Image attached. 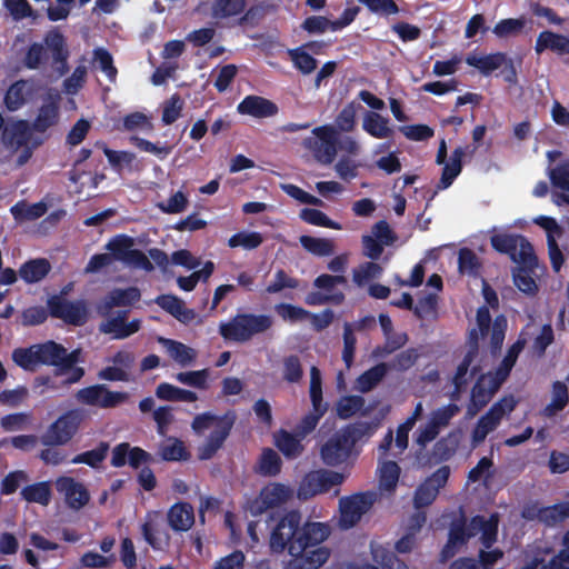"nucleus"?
<instances>
[{"label":"nucleus","mask_w":569,"mask_h":569,"mask_svg":"<svg viewBox=\"0 0 569 569\" xmlns=\"http://www.w3.org/2000/svg\"><path fill=\"white\" fill-rule=\"evenodd\" d=\"M110 446L106 441H100L99 445L92 449L81 453H78L71 459V463L74 465H87L90 468L97 469L100 468L101 463L107 458Z\"/></svg>","instance_id":"nucleus-44"},{"label":"nucleus","mask_w":569,"mask_h":569,"mask_svg":"<svg viewBox=\"0 0 569 569\" xmlns=\"http://www.w3.org/2000/svg\"><path fill=\"white\" fill-rule=\"evenodd\" d=\"M301 512L290 510L279 518L271 531V550L283 552L287 549L292 557L284 569H318L330 557V550L320 546L330 535L329 526L321 522L301 525Z\"/></svg>","instance_id":"nucleus-1"},{"label":"nucleus","mask_w":569,"mask_h":569,"mask_svg":"<svg viewBox=\"0 0 569 569\" xmlns=\"http://www.w3.org/2000/svg\"><path fill=\"white\" fill-rule=\"evenodd\" d=\"M353 447L340 430L321 447V458L328 466H338L350 457Z\"/></svg>","instance_id":"nucleus-17"},{"label":"nucleus","mask_w":569,"mask_h":569,"mask_svg":"<svg viewBox=\"0 0 569 569\" xmlns=\"http://www.w3.org/2000/svg\"><path fill=\"white\" fill-rule=\"evenodd\" d=\"M81 353L82 350L80 348L73 349L70 352L64 348V355L61 356L60 376L66 373H68V376L64 379L63 385H73L83 378L86 373L84 369L76 366L78 362L82 361Z\"/></svg>","instance_id":"nucleus-27"},{"label":"nucleus","mask_w":569,"mask_h":569,"mask_svg":"<svg viewBox=\"0 0 569 569\" xmlns=\"http://www.w3.org/2000/svg\"><path fill=\"white\" fill-rule=\"evenodd\" d=\"M501 385L493 376L481 375L472 387L468 412L475 415L486 407Z\"/></svg>","instance_id":"nucleus-15"},{"label":"nucleus","mask_w":569,"mask_h":569,"mask_svg":"<svg viewBox=\"0 0 569 569\" xmlns=\"http://www.w3.org/2000/svg\"><path fill=\"white\" fill-rule=\"evenodd\" d=\"M526 23L527 19L525 17L502 19L495 24L492 32L500 39L515 37L521 33Z\"/></svg>","instance_id":"nucleus-56"},{"label":"nucleus","mask_w":569,"mask_h":569,"mask_svg":"<svg viewBox=\"0 0 569 569\" xmlns=\"http://www.w3.org/2000/svg\"><path fill=\"white\" fill-rule=\"evenodd\" d=\"M315 137L305 139L303 146L313 152L316 159L330 164L337 156L338 133L332 126L325 124L312 130Z\"/></svg>","instance_id":"nucleus-6"},{"label":"nucleus","mask_w":569,"mask_h":569,"mask_svg":"<svg viewBox=\"0 0 569 569\" xmlns=\"http://www.w3.org/2000/svg\"><path fill=\"white\" fill-rule=\"evenodd\" d=\"M299 217L302 221L317 227L341 230V224L330 219L325 212L315 208H303Z\"/></svg>","instance_id":"nucleus-53"},{"label":"nucleus","mask_w":569,"mask_h":569,"mask_svg":"<svg viewBox=\"0 0 569 569\" xmlns=\"http://www.w3.org/2000/svg\"><path fill=\"white\" fill-rule=\"evenodd\" d=\"M246 6V0H214L211 6V14L214 19H229L243 13Z\"/></svg>","instance_id":"nucleus-41"},{"label":"nucleus","mask_w":569,"mask_h":569,"mask_svg":"<svg viewBox=\"0 0 569 569\" xmlns=\"http://www.w3.org/2000/svg\"><path fill=\"white\" fill-rule=\"evenodd\" d=\"M363 130L373 138L385 139L393 134L389 127V119L375 111H368L363 118Z\"/></svg>","instance_id":"nucleus-30"},{"label":"nucleus","mask_w":569,"mask_h":569,"mask_svg":"<svg viewBox=\"0 0 569 569\" xmlns=\"http://www.w3.org/2000/svg\"><path fill=\"white\" fill-rule=\"evenodd\" d=\"M377 429V423L369 421H357L355 423H350L341 429L350 445L355 447V445L360 441L362 438L371 437Z\"/></svg>","instance_id":"nucleus-50"},{"label":"nucleus","mask_w":569,"mask_h":569,"mask_svg":"<svg viewBox=\"0 0 569 569\" xmlns=\"http://www.w3.org/2000/svg\"><path fill=\"white\" fill-rule=\"evenodd\" d=\"M58 76H64L69 71L68 59L70 56L66 37L57 29L48 31L42 42H32L21 58V64L28 70H37L49 61Z\"/></svg>","instance_id":"nucleus-2"},{"label":"nucleus","mask_w":569,"mask_h":569,"mask_svg":"<svg viewBox=\"0 0 569 569\" xmlns=\"http://www.w3.org/2000/svg\"><path fill=\"white\" fill-rule=\"evenodd\" d=\"M21 496L28 502L48 506L52 497V491L48 481H41L26 486L21 490Z\"/></svg>","instance_id":"nucleus-46"},{"label":"nucleus","mask_w":569,"mask_h":569,"mask_svg":"<svg viewBox=\"0 0 569 569\" xmlns=\"http://www.w3.org/2000/svg\"><path fill=\"white\" fill-rule=\"evenodd\" d=\"M278 106L269 99L259 96H247L239 104L238 112L254 118H268L276 116Z\"/></svg>","instance_id":"nucleus-21"},{"label":"nucleus","mask_w":569,"mask_h":569,"mask_svg":"<svg viewBox=\"0 0 569 569\" xmlns=\"http://www.w3.org/2000/svg\"><path fill=\"white\" fill-rule=\"evenodd\" d=\"M476 358V348H470L463 356L461 362L458 365L456 373L452 378L455 391L452 398L455 399L468 383V372L471 363Z\"/></svg>","instance_id":"nucleus-47"},{"label":"nucleus","mask_w":569,"mask_h":569,"mask_svg":"<svg viewBox=\"0 0 569 569\" xmlns=\"http://www.w3.org/2000/svg\"><path fill=\"white\" fill-rule=\"evenodd\" d=\"M481 262L473 250L461 248L458 254V269L462 274L470 277H479L481 271Z\"/></svg>","instance_id":"nucleus-49"},{"label":"nucleus","mask_w":569,"mask_h":569,"mask_svg":"<svg viewBox=\"0 0 569 569\" xmlns=\"http://www.w3.org/2000/svg\"><path fill=\"white\" fill-rule=\"evenodd\" d=\"M516 406L517 400L512 395L505 396L503 398L495 402L490 407V409L478 420L472 431V442H482L488 436V433L498 427L503 416L506 413L512 412Z\"/></svg>","instance_id":"nucleus-8"},{"label":"nucleus","mask_w":569,"mask_h":569,"mask_svg":"<svg viewBox=\"0 0 569 569\" xmlns=\"http://www.w3.org/2000/svg\"><path fill=\"white\" fill-rule=\"evenodd\" d=\"M37 350L39 366H52L56 368V376H60L61 356L64 355V347L53 340L33 345Z\"/></svg>","instance_id":"nucleus-22"},{"label":"nucleus","mask_w":569,"mask_h":569,"mask_svg":"<svg viewBox=\"0 0 569 569\" xmlns=\"http://www.w3.org/2000/svg\"><path fill=\"white\" fill-rule=\"evenodd\" d=\"M134 240L128 234H117L109 240L106 249L110 251L113 260L127 266L150 272L154 269L149 258L139 249H134Z\"/></svg>","instance_id":"nucleus-5"},{"label":"nucleus","mask_w":569,"mask_h":569,"mask_svg":"<svg viewBox=\"0 0 569 569\" xmlns=\"http://www.w3.org/2000/svg\"><path fill=\"white\" fill-rule=\"evenodd\" d=\"M274 446L280 450V452L287 459H296L305 450L302 445L303 438L297 436V433H291L284 429H280L273 436Z\"/></svg>","instance_id":"nucleus-28"},{"label":"nucleus","mask_w":569,"mask_h":569,"mask_svg":"<svg viewBox=\"0 0 569 569\" xmlns=\"http://www.w3.org/2000/svg\"><path fill=\"white\" fill-rule=\"evenodd\" d=\"M282 461L279 455L271 448H264L261 452L257 471L267 477L277 476L281 471Z\"/></svg>","instance_id":"nucleus-48"},{"label":"nucleus","mask_w":569,"mask_h":569,"mask_svg":"<svg viewBox=\"0 0 569 569\" xmlns=\"http://www.w3.org/2000/svg\"><path fill=\"white\" fill-rule=\"evenodd\" d=\"M169 441L160 448V456L164 461H184L190 458V453L181 440L170 438Z\"/></svg>","instance_id":"nucleus-59"},{"label":"nucleus","mask_w":569,"mask_h":569,"mask_svg":"<svg viewBox=\"0 0 569 569\" xmlns=\"http://www.w3.org/2000/svg\"><path fill=\"white\" fill-rule=\"evenodd\" d=\"M12 361L24 371L34 372L38 367L37 350L33 345L27 348H16L11 353Z\"/></svg>","instance_id":"nucleus-52"},{"label":"nucleus","mask_w":569,"mask_h":569,"mask_svg":"<svg viewBox=\"0 0 569 569\" xmlns=\"http://www.w3.org/2000/svg\"><path fill=\"white\" fill-rule=\"evenodd\" d=\"M376 501V493L366 491L343 497L339 501V526L342 529L355 527Z\"/></svg>","instance_id":"nucleus-7"},{"label":"nucleus","mask_w":569,"mask_h":569,"mask_svg":"<svg viewBox=\"0 0 569 569\" xmlns=\"http://www.w3.org/2000/svg\"><path fill=\"white\" fill-rule=\"evenodd\" d=\"M129 310H119L116 317L101 322L99 330L102 333L111 335L113 339H126L138 332L141 328V321L133 319L127 322Z\"/></svg>","instance_id":"nucleus-18"},{"label":"nucleus","mask_w":569,"mask_h":569,"mask_svg":"<svg viewBox=\"0 0 569 569\" xmlns=\"http://www.w3.org/2000/svg\"><path fill=\"white\" fill-rule=\"evenodd\" d=\"M366 400L361 396H342L336 403V413L342 420H347L358 412H361V415H367L368 409H363Z\"/></svg>","instance_id":"nucleus-34"},{"label":"nucleus","mask_w":569,"mask_h":569,"mask_svg":"<svg viewBox=\"0 0 569 569\" xmlns=\"http://www.w3.org/2000/svg\"><path fill=\"white\" fill-rule=\"evenodd\" d=\"M284 495V487L282 485L274 486L271 490H262L261 493L249 502L248 511L251 516L257 517L269 508L281 502Z\"/></svg>","instance_id":"nucleus-26"},{"label":"nucleus","mask_w":569,"mask_h":569,"mask_svg":"<svg viewBox=\"0 0 569 569\" xmlns=\"http://www.w3.org/2000/svg\"><path fill=\"white\" fill-rule=\"evenodd\" d=\"M93 62L98 63L99 69L107 76L110 81H116L118 70L113 64L111 53L104 48H96L92 52Z\"/></svg>","instance_id":"nucleus-62"},{"label":"nucleus","mask_w":569,"mask_h":569,"mask_svg":"<svg viewBox=\"0 0 569 569\" xmlns=\"http://www.w3.org/2000/svg\"><path fill=\"white\" fill-rule=\"evenodd\" d=\"M236 419V412L232 410H229L224 415L220 416L218 423H216L213 430L210 432L204 443L198 447V459L210 460L216 456L219 449L222 448L227 438L230 436Z\"/></svg>","instance_id":"nucleus-10"},{"label":"nucleus","mask_w":569,"mask_h":569,"mask_svg":"<svg viewBox=\"0 0 569 569\" xmlns=\"http://www.w3.org/2000/svg\"><path fill=\"white\" fill-rule=\"evenodd\" d=\"M371 555L372 559L383 569H409V567L401 561L393 551L382 546H371Z\"/></svg>","instance_id":"nucleus-54"},{"label":"nucleus","mask_w":569,"mask_h":569,"mask_svg":"<svg viewBox=\"0 0 569 569\" xmlns=\"http://www.w3.org/2000/svg\"><path fill=\"white\" fill-rule=\"evenodd\" d=\"M388 371L389 365L386 362H380L371 367L357 378V389L362 393L369 392L379 385L387 376Z\"/></svg>","instance_id":"nucleus-33"},{"label":"nucleus","mask_w":569,"mask_h":569,"mask_svg":"<svg viewBox=\"0 0 569 569\" xmlns=\"http://www.w3.org/2000/svg\"><path fill=\"white\" fill-rule=\"evenodd\" d=\"M141 291L138 287L114 288L100 300L97 306L100 316H108L116 307H132L140 301Z\"/></svg>","instance_id":"nucleus-14"},{"label":"nucleus","mask_w":569,"mask_h":569,"mask_svg":"<svg viewBox=\"0 0 569 569\" xmlns=\"http://www.w3.org/2000/svg\"><path fill=\"white\" fill-rule=\"evenodd\" d=\"M160 342L167 348L170 357L181 367H186L194 361L196 351L180 341L161 338Z\"/></svg>","instance_id":"nucleus-39"},{"label":"nucleus","mask_w":569,"mask_h":569,"mask_svg":"<svg viewBox=\"0 0 569 569\" xmlns=\"http://www.w3.org/2000/svg\"><path fill=\"white\" fill-rule=\"evenodd\" d=\"M86 418L82 409H70L54 420L41 435L40 442L46 447L64 446L78 433Z\"/></svg>","instance_id":"nucleus-4"},{"label":"nucleus","mask_w":569,"mask_h":569,"mask_svg":"<svg viewBox=\"0 0 569 569\" xmlns=\"http://www.w3.org/2000/svg\"><path fill=\"white\" fill-rule=\"evenodd\" d=\"M289 56L293 66L303 74H309L317 68L318 61L300 47L289 50Z\"/></svg>","instance_id":"nucleus-60"},{"label":"nucleus","mask_w":569,"mask_h":569,"mask_svg":"<svg viewBox=\"0 0 569 569\" xmlns=\"http://www.w3.org/2000/svg\"><path fill=\"white\" fill-rule=\"evenodd\" d=\"M466 149L462 147H457L450 156L449 162L443 163L441 178L437 184V189L445 190L448 189L456 178L462 171V158L466 154Z\"/></svg>","instance_id":"nucleus-29"},{"label":"nucleus","mask_w":569,"mask_h":569,"mask_svg":"<svg viewBox=\"0 0 569 569\" xmlns=\"http://www.w3.org/2000/svg\"><path fill=\"white\" fill-rule=\"evenodd\" d=\"M0 134L1 142L7 149L18 151L28 144L31 129L27 120L8 119Z\"/></svg>","instance_id":"nucleus-16"},{"label":"nucleus","mask_w":569,"mask_h":569,"mask_svg":"<svg viewBox=\"0 0 569 569\" xmlns=\"http://www.w3.org/2000/svg\"><path fill=\"white\" fill-rule=\"evenodd\" d=\"M142 535L144 540L154 550H164L170 543L168 531L153 522H144L142 525Z\"/></svg>","instance_id":"nucleus-42"},{"label":"nucleus","mask_w":569,"mask_h":569,"mask_svg":"<svg viewBox=\"0 0 569 569\" xmlns=\"http://www.w3.org/2000/svg\"><path fill=\"white\" fill-rule=\"evenodd\" d=\"M302 248L316 257H329L335 253V242L328 238L303 234L299 238Z\"/></svg>","instance_id":"nucleus-40"},{"label":"nucleus","mask_w":569,"mask_h":569,"mask_svg":"<svg viewBox=\"0 0 569 569\" xmlns=\"http://www.w3.org/2000/svg\"><path fill=\"white\" fill-rule=\"evenodd\" d=\"M400 476V467L395 461H385L380 467V486L386 490H393Z\"/></svg>","instance_id":"nucleus-63"},{"label":"nucleus","mask_w":569,"mask_h":569,"mask_svg":"<svg viewBox=\"0 0 569 569\" xmlns=\"http://www.w3.org/2000/svg\"><path fill=\"white\" fill-rule=\"evenodd\" d=\"M156 396L160 400L173 402H194L198 395L194 391L176 387L168 382H161L156 388Z\"/></svg>","instance_id":"nucleus-31"},{"label":"nucleus","mask_w":569,"mask_h":569,"mask_svg":"<svg viewBox=\"0 0 569 569\" xmlns=\"http://www.w3.org/2000/svg\"><path fill=\"white\" fill-rule=\"evenodd\" d=\"M343 475L332 470L320 469L307 473L298 489V496L309 499L330 491L335 486L341 485Z\"/></svg>","instance_id":"nucleus-9"},{"label":"nucleus","mask_w":569,"mask_h":569,"mask_svg":"<svg viewBox=\"0 0 569 569\" xmlns=\"http://www.w3.org/2000/svg\"><path fill=\"white\" fill-rule=\"evenodd\" d=\"M537 518L549 527L563 522L569 519V501L539 508Z\"/></svg>","instance_id":"nucleus-36"},{"label":"nucleus","mask_w":569,"mask_h":569,"mask_svg":"<svg viewBox=\"0 0 569 569\" xmlns=\"http://www.w3.org/2000/svg\"><path fill=\"white\" fill-rule=\"evenodd\" d=\"M273 325V319L264 313L242 312L233 316L229 321L219 325V335L226 341L244 343L254 336L264 333Z\"/></svg>","instance_id":"nucleus-3"},{"label":"nucleus","mask_w":569,"mask_h":569,"mask_svg":"<svg viewBox=\"0 0 569 569\" xmlns=\"http://www.w3.org/2000/svg\"><path fill=\"white\" fill-rule=\"evenodd\" d=\"M51 271V263L46 258L30 259L23 262L18 273L20 278L28 284L42 281Z\"/></svg>","instance_id":"nucleus-25"},{"label":"nucleus","mask_w":569,"mask_h":569,"mask_svg":"<svg viewBox=\"0 0 569 569\" xmlns=\"http://www.w3.org/2000/svg\"><path fill=\"white\" fill-rule=\"evenodd\" d=\"M28 81L20 79L14 81L7 90L3 103L8 111L14 112L21 109L27 102Z\"/></svg>","instance_id":"nucleus-37"},{"label":"nucleus","mask_w":569,"mask_h":569,"mask_svg":"<svg viewBox=\"0 0 569 569\" xmlns=\"http://www.w3.org/2000/svg\"><path fill=\"white\" fill-rule=\"evenodd\" d=\"M519 240H521V234L497 233L490 238V243L496 251L508 254L510 258L516 253Z\"/></svg>","instance_id":"nucleus-58"},{"label":"nucleus","mask_w":569,"mask_h":569,"mask_svg":"<svg viewBox=\"0 0 569 569\" xmlns=\"http://www.w3.org/2000/svg\"><path fill=\"white\" fill-rule=\"evenodd\" d=\"M76 398L83 405L110 409L123 403L128 395L121 391H111L104 385H93L78 390Z\"/></svg>","instance_id":"nucleus-11"},{"label":"nucleus","mask_w":569,"mask_h":569,"mask_svg":"<svg viewBox=\"0 0 569 569\" xmlns=\"http://www.w3.org/2000/svg\"><path fill=\"white\" fill-rule=\"evenodd\" d=\"M552 399L550 403H548L542 409V415L547 418H551L556 416L558 412L562 411L569 403V392L568 387L562 381H555L552 383Z\"/></svg>","instance_id":"nucleus-35"},{"label":"nucleus","mask_w":569,"mask_h":569,"mask_svg":"<svg viewBox=\"0 0 569 569\" xmlns=\"http://www.w3.org/2000/svg\"><path fill=\"white\" fill-rule=\"evenodd\" d=\"M167 520L173 531H188L194 523V509L189 502H176L169 508Z\"/></svg>","instance_id":"nucleus-20"},{"label":"nucleus","mask_w":569,"mask_h":569,"mask_svg":"<svg viewBox=\"0 0 569 569\" xmlns=\"http://www.w3.org/2000/svg\"><path fill=\"white\" fill-rule=\"evenodd\" d=\"M48 310L52 318L61 319L72 326H82L88 318L83 301L72 302L59 296L48 299Z\"/></svg>","instance_id":"nucleus-12"},{"label":"nucleus","mask_w":569,"mask_h":569,"mask_svg":"<svg viewBox=\"0 0 569 569\" xmlns=\"http://www.w3.org/2000/svg\"><path fill=\"white\" fill-rule=\"evenodd\" d=\"M182 109L183 100L178 93H173L163 103L161 117L163 124L169 126L176 122L180 118Z\"/></svg>","instance_id":"nucleus-61"},{"label":"nucleus","mask_w":569,"mask_h":569,"mask_svg":"<svg viewBox=\"0 0 569 569\" xmlns=\"http://www.w3.org/2000/svg\"><path fill=\"white\" fill-rule=\"evenodd\" d=\"M59 119V107L54 101L43 103L32 123V129L37 132H44L54 126Z\"/></svg>","instance_id":"nucleus-43"},{"label":"nucleus","mask_w":569,"mask_h":569,"mask_svg":"<svg viewBox=\"0 0 569 569\" xmlns=\"http://www.w3.org/2000/svg\"><path fill=\"white\" fill-rule=\"evenodd\" d=\"M506 60L507 56L503 52L490 53L483 57L469 54L466 58L467 64L477 68L483 76H489L499 69Z\"/></svg>","instance_id":"nucleus-32"},{"label":"nucleus","mask_w":569,"mask_h":569,"mask_svg":"<svg viewBox=\"0 0 569 569\" xmlns=\"http://www.w3.org/2000/svg\"><path fill=\"white\" fill-rule=\"evenodd\" d=\"M526 345V341L523 339H518L516 342H513L502 361L500 362L499 367L496 369V372L493 377L499 380L501 383H503L507 378L509 377L513 366L517 362V359L520 355V352L523 350Z\"/></svg>","instance_id":"nucleus-38"},{"label":"nucleus","mask_w":569,"mask_h":569,"mask_svg":"<svg viewBox=\"0 0 569 569\" xmlns=\"http://www.w3.org/2000/svg\"><path fill=\"white\" fill-rule=\"evenodd\" d=\"M154 302L161 309L183 323L192 321L196 317L194 311L192 309L186 308L184 302L177 296L160 295L154 299Z\"/></svg>","instance_id":"nucleus-24"},{"label":"nucleus","mask_w":569,"mask_h":569,"mask_svg":"<svg viewBox=\"0 0 569 569\" xmlns=\"http://www.w3.org/2000/svg\"><path fill=\"white\" fill-rule=\"evenodd\" d=\"M450 468L441 466L422 483H420L413 496V506L416 509L430 506L437 498L439 490L443 488L449 479Z\"/></svg>","instance_id":"nucleus-13"},{"label":"nucleus","mask_w":569,"mask_h":569,"mask_svg":"<svg viewBox=\"0 0 569 569\" xmlns=\"http://www.w3.org/2000/svg\"><path fill=\"white\" fill-rule=\"evenodd\" d=\"M546 50L558 54H568L569 38L549 30L541 31L536 39L535 51L537 54H541Z\"/></svg>","instance_id":"nucleus-23"},{"label":"nucleus","mask_w":569,"mask_h":569,"mask_svg":"<svg viewBox=\"0 0 569 569\" xmlns=\"http://www.w3.org/2000/svg\"><path fill=\"white\" fill-rule=\"evenodd\" d=\"M303 378V367L298 355H289L282 359V379L288 383H299Z\"/></svg>","instance_id":"nucleus-55"},{"label":"nucleus","mask_w":569,"mask_h":569,"mask_svg":"<svg viewBox=\"0 0 569 569\" xmlns=\"http://www.w3.org/2000/svg\"><path fill=\"white\" fill-rule=\"evenodd\" d=\"M56 488L64 496L66 503L71 509L79 510L89 502L90 495L87 488L71 477H59Z\"/></svg>","instance_id":"nucleus-19"},{"label":"nucleus","mask_w":569,"mask_h":569,"mask_svg":"<svg viewBox=\"0 0 569 569\" xmlns=\"http://www.w3.org/2000/svg\"><path fill=\"white\" fill-rule=\"evenodd\" d=\"M173 378L188 387H192L200 390H207L208 385V378H209V370L208 369H201V370H193V371H182L178 372L173 376Z\"/></svg>","instance_id":"nucleus-57"},{"label":"nucleus","mask_w":569,"mask_h":569,"mask_svg":"<svg viewBox=\"0 0 569 569\" xmlns=\"http://www.w3.org/2000/svg\"><path fill=\"white\" fill-rule=\"evenodd\" d=\"M383 269L379 263L375 261L363 262L352 270V280L358 287H363L370 280L380 278Z\"/></svg>","instance_id":"nucleus-51"},{"label":"nucleus","mask_w":569,"mask_h":569,"mask_svg":"<svg viewBox=\"0 0 569 569\" xmlns=\"http://www.w3.org/2000/svg\"><path fill=\"white\" fill-rule=\"evenodd\" d=\"M309 396L315 411H328V403L323 401L321 371L316 366L310 368Z\"/></svg>","instance_id":"nucleus-45"},{"label":"nucleus","mask_w":569,"mask_h":569,"mask_svg":"<svg viewBox=\"0 0 569 569\" xmlns=\"http://www.w3.org/2000/svg\"><path fill=\"white\" fill-rule=\"evenodd\" d=\"M550 181L553 187L569 192V161H562L550 170Z\"/></svg>","instance_id":"nucleus-64"}]
</instances>
